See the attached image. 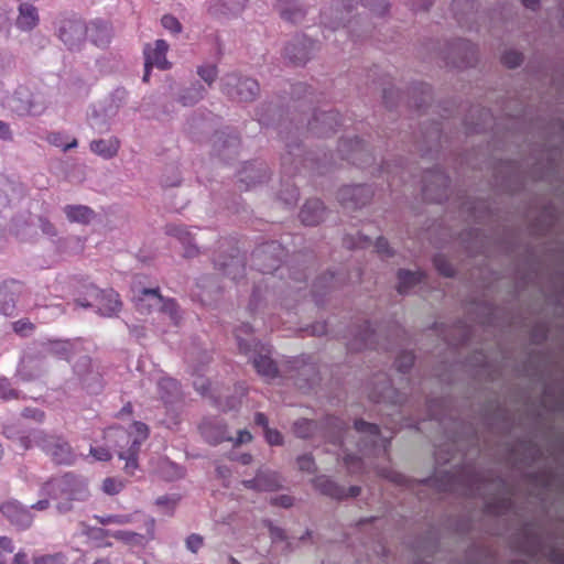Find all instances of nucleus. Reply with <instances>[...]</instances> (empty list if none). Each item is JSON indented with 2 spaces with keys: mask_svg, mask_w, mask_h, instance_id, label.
<instances>
[{
  "mask_svg": "<svg viewBox=\"0 0 564 564\" xmlns=\"http://www.w3.org/2000/svg\"><path fill=\"white\" fill-rule=\"evenodd\" d=\"M41 491L42 495L58 500L56 508L61 513L70 511L73 502L86 501L90 496L86 479L73 473H65L50 479L43 485Z\"/></svg>",
  "mask_w": 564,
  "mask_h": 564,
  "instance_id": "obj_1",
  "label": "nucleus"
},
{
  "mask_svg": "<svg viewBox=\"0 0 564 564\" xmlns=\"http://www.w3.org/2000/svg\"><path fill=\"white\" fill-rule=\"evenodd\" d=\"M132 431L126 432L121 427L109 429V431H115L117 436L120 438H127V443H130L127 449H120L118 452V457L122 460H126L124 470L126 473L132 475L134 470L139 467L138 465V455L141 448V445L144 441L148 440L150 430L149 426L140 421H134L131 425Z\"/></svg>",
  "mask_w": 564,
  "mask_h": 564,
  "instance_id": "obj_2",
  "label": "nucleus"
},
{
  "mask_svg": "<svg viewBox=\"0 0 564 564\" xmlns=\"http://www.w3.org/2000/svg\"><path fill=\"white\" fill-rule=\"evenodd\" d=\"M34 443L57 465H73L77 455L70 444L62 436L37 432Z\"/></svg>",
  "mask_w": 564,
  "mask_h": 564,
  "instance_id": "obj_3",
  "label": "nucleus"
},
{
  "mask_svg": "<svg viewBox=\"0 0 564 564\" xmlns=\"http://www.w3.org/2000/svg\"><path fill=\"white\" fill-rule=\"evenodd\" d=\"M259 90V84L252 78H240L234 74L224 78L223 91L234 100L251 101Z\"/></svg>",
  "mask_w": 564,
  "mask_h": 564,
  "instance_id": "obj_4",
  "label": "nucleus"
},
{
  "mask_svg": "<svg viewBox=\"0 0 564 564\" xmlns=\"http://www.w3.org/2000/svg\"><path fill=\"white\" fill-rule=\"evenodd\" d=\"M167 51L169 44L164 40H156L153 46L151 44H147L144 46V82L149 80L150 69L153 66L158 67L159 69L171 68V63L166 59Z\"/></svg>",
  "mask_w": 564,
  "mask_h": 564,
  "instance_id": "obj_5",
  "label": "nucleus"
},
{
  "mask_svg": "<svg viewBox=\"0 0 564 564\" xmlns=\"http://www.w3.org/2000/svg\"><path fill=\"white\" fill-rule=\"evenodd\" d=\"M1 514L19 530H26L33 523L31 511L17 500L6 501L0 506Z\"/></svg>",
  "mask_w": 564,
  "mask_h": 564,
  "instance_id": "obj_6",
  "label": "nucleus"
},
{
  "mask_svg": "<svg viewBox=\"0 0 564 564\" xmlns=\"http://www.w3.org/2000/svg\"><path fill=\"white\" fill-rule=\"evenodd\" d=\"M97 301L98 311L102 316L111 317L120 312L122 303L119 293L115 290H99L95 285L90 286Z\"/></svg>",
  "mask_w": 564,
  "mask_h": 564,
  "instance_id": "obj_7",
  "label": "nucleus"
},
{
  "mask_svg": "<svg viewBox=\"0 0 564 564\" xmlns=\"http://www.w3.org/2000/svg\"><path fill=\"white\" fill-rule=\"evenodd\" d=\"M313 482L315 488L321 494L338 500L348 497H357L361 491L360 487L358 486H350L348 490H346L327 476H318L314 479Z\"/></svg>",
  "mask_w": 564,
  "mask_h": 564,
  "instance_id": "obj_8",
  "label": "nucleus"
},
{
  "mask_svg": "<svg viewBox=\"0 0 564 564\" xmlns=\"http://www.w3.org/2000/svg\"><path fill=\"white\" fill-rule=\"evenodd\" d=\"M340 116L337 111H323L315 113L308 123V129L318 137H326L336 131Z\"/></svg>",
  "mask_w": 564,
  "mask_h": 564,
  "instance_id": "obj_9",
  "label": "nucleus"
},
{
  "mask_svg": "<svg viewBox=\"0 0 564 564\" xmlns=\"http://www.w3.org/2000/svg\"><path fill=\"white\" fill-rule=\"evenodd\" d=\"M314 45L313 41L303 36L293 43H289L284 48V55L292 64L303 65L310 59Z\"/></svg>",
  "mask_w": 564,
  "mask_h": 564,
  "instance_id": "obj_10",
  "label": "nucleus"
},
{
  "mask_svg": "<svg viewBox=\"0 0 564 564\" xmlns=\"http://www.w3.org/2000/svg\"><path fill=\"white\" fill-rule=\"evenodd\" d=\"M86 30L87 26L82 21L67 20L59 28V39L73 48L84 39Z\"/></svg>",
  "mask_w": 564,
  "mask_h": 564,
  "instance_id": "obj_11",
  "label": "nucleus"
},
{
  "mask_svg": "<svg viewBox=\"0 0 564 564\" xmlns=\"http://www.w3.org/2000/svg\"><path fill=\"white\" fill-rule=\"evenodd\" d=\"M281 250L279 245L274 242L270 245H265L261 248H258L253 253V262L258 267V269L263 273H270L276 269H279V258L278 257H269L271 251Z\"/></svg>",
  "mask_w": 564,
  "mask_h": 564,
  "instance_id": "obj_12",
  "label": "nucleus"
},
{
  "mask_svg": "<svg viewBox=\"0 0 564 564\" xmlns=\"http://www.w3.org/2000/svg\"><path fill=\"white\" fill-rule=\"evenodd\" d=\"M338 198L345 207H348L350 203L354 207H360L369 199V188L365 185L345 186L339 191Z\"/></svg>",
  "mask_w": 564,
  "mask_h": 564,
  "instance_id": "obj_13",
  "label": "nucleus"
},
{
  "mask_svg": "<svg viewBox=\"0 0 564 564\" xmlns=\"http://www.w3.org/2000/svg\"><path fill=\"white\" fill-rule=\"evenodd\" d=\"M325 215V207L319 199H308L300 212V218L302 224L305 226H316L323 219Z\"/></svg>",
  "mask_w": 564,
  "mask_h": 564,
  "instance_id": "obj_14",
  "label": "nucleus"
},
{
  "mask_svg": "<svg viewBox=\"0 0 564 564\" xmlns=\"http://www.w3.org/2000/svg\"><path fill=\"white\" fill-rule=\"evenodd\" d=\"M242 484L246 488L273 491L280 487V479L276 473L259 471L253 479L243 480Z\"/></svg>",
  "mask_w": 564,
  "mask_h": 564,
  "instance_id": "obj_15",
  "label": "nucleus"
},
{
  "mask_svg": "<svg viewBox=\"0 0 564 564\" xmlns=\"http://www.w3.org/2000/svg\"><path fill=\"white\" fill-rule=\"evenodd\" d=\"M86 36L96 46H107L110 43L111 37L110 25L101 20L91 21L87 25Z\"/></svg>",
  "mask_w": 564,
  "mask_h": 564,
  "instance_id": "obj_16",
  "label": "nucleus"
},
{
  "mask_svg": "<svg viewBox=\"0 0 564 564\" xmlns=\"http://www.w3.org/2000/svg\"><path fill=\"white\" fill-rule=\"evenodd\" d=\"M267 180V171L256 163H247L240 172V182L246 183L245 189H249L258 183Z\"/></svg>",
  "mask_w": 564,
  "mask_h": 564,
  "instance_id": "obj_17",
  "label": "nucleus"
},
{
  "mask_svg": "<svg viewBox=\"0 0 564 564\" xmlns=\"http://www.w3.org/2000/svg\"><path fill=\"white\" fill-rule=\"evenodd\" d=\"M64 213L70 223L88 225L96 216L95 212L85 205H66Z\"/></svg>",
  "mask_w": 564,
  "mask_h": 564,
  "instance_id": "obj_18",
  "label": "nucleus"
},
{
  "mask_svg": "<svg viewBox=\"0 0 564 564\" xmlns=\"http://www.w3.org/2000/svg\"><path fill=\"white\" fill-rule=\"evenodd\" d=\"M39 23L37 10L29 3H21L19 7V17L17 25L19 29L29 31L35 28Z\"/></svg>",
  "mask_w": 564,
  "mask_h": 564,
  "instance_id": "obj_19",
  "label": "nucleus"
},
{
  "mask_svg": "<svg viewBox=\"0 0 564 564\" xmlns=\"http://www.w3.org/2000/svg\"><path fill=\"white\" fill-rule=\"evenodd\" d=\"M424 278L425 275L421 271L412 272L409 270H400L398 272V292L400 294L408 293L413 286L421 283Z\"/></svg>",
  "mask_w": 564,
  "mask_h": 564,
  "instance_id": "obj_20",
  "label": "nucleus"
},
{
  "mask_svg": "<svg viewBox=\"0 0 564 564\" xmlns=\"http://www.w3.org/2000/svg\"><path fill=\"white\" fill-rule=\"evenodd\" d=\"M90 150L104 159L113 158L119 150V141L117 139L110 138L108 140H94L90 143Z\"/></svg>",
  "mask_w": 564,
  "mask_h": 564,
  "instance_id": "obj_21",
  "label": "nucleus"
},
{
  "mask_svg": "<svg viewBox=\"0 0 564 564\" xmlns=\"http://www.w3.org/2000/svg\"><path fill=\"white\" fill-rule=\"evenodd\" d=\"M252 364L257 372L267 380L278 376L279 370L275 362L267 355L256 356Z\"/></svg>",
  "mask_w": 564,
  "mask_h": 564,
  "instance_id": "obj_22",
  "label": "nucleus"
},
{
  "mask_svg": "<svg viewBox=\"0 0 564 564\" xmlns=\"http://www.w3.org/2000/svg\"><path fill=\"white\" fill-rule=\"evenodd\" d=\"M142 294L155 296L160 302H162V307H161L162 312L169 314L171 321L175 325H177L180 315H178V306H177V303L175 302V300H173V299L164 300L161 296L159 289H143Z\"/></svg>",
  "mask_w": 564,
  "mask_h": 564,
  "instance_id": "obj_23",
  "label": "nucleus"
},
{
  "mask_svg": "<svg viewBox=\"0 0 564 564\" xmlns=\"http://www.w3.org/2000/svg\"><path fill=\"white\" fill-rule=\"evenodd\" d=\"M167 234L176 237L185 248L184 256L187 258L194 257L198 253L197 248L192 245V237L191 234L187 231L185 227L182 226H169L167 227Z\"/></svg>",
  "mask_w": 564,
  "mask_h": 564,
  "instance_id": "obj_24",
  "label": "nucleus"
},
{
  "mask_svg": "<svg viewBox=\"0 0 564 564\" xmlns=\"http://www.w3.org/2000/svg\"><path fill=\"white\" fill-rule=\"evenodd\" d=\"M339 147L340 151L346 152V158L350 160L354 164H358L357 161L361 156H368L362 140L358 138L350 141H343Z\"/></svg>",
  "mask_w": 564,
  "mask_h": 564,
  "instance_id": "obj_25",
  "label": "nucleus"
},
{
  "mask_svg": "<svg viewBox=\"0 0 564 564\" xmlns=\"http://www.w3.org/2000/svg\"><path fill=\"white\" fill-rule=\"evenodd\" d=\"M377 333L367 323L365 329L359 333V338L348 345L350 350H360L362 348H377L376 347Z\"/></svg>",
  "mask_w": 564,
  "mask_h": 564,
  "instance_id": "obj_26",
  "label": "nucleus"
},
{
  "mask_svg": "<svg viewBox=\"0 0 564 564\" xmlns=\"http://www.w3.org/2000/svg\"><path fill=\"white\" fill-rule=\"evenodd\" d=\"M159 392L165 403H171L180 393V384L175 379L162 378L159 381Z\"/></svg>",
  "mask_w": 564,
  "mask_h": 564,
  "instance_id": "obj_27",
  "label": "nucleus"
},
{
  "mask_svg": "<svg viewBox=\"0 0 564 564\" xmlns=\"http://www.w3.org/2000/svg\"><path fill=\"white\" fill-rule=\"evenodd\" d=\"M246 0H218L219 3H215L210 7V10L217 13H237L245 7Z\"/></svg>",
  "mask_w": 564,
  "mask_h": 564,
  "instance_id": "obj_28",
  "label": "nucleus"
},
{
  "mask_svg": "<svg viewBox=\"0 0 564 564\" xmlns=\"http://www.w3.org/2000/svg\"><path fill=\"white\" fill-rule=\"evenodd\" d=\"M316 427L315 421L302 419L294 423L293 432L297 437L307 438L314 434Z\"/></svg>",
  "mask_w": 564,
  "mask_h": 564,
  "instance_id": "obj_29",
  "label": "nucleus"
},
{
  "mask_svg": "<svg viewBox=\"0 0 564 564\" xmlns=\"http://www.w3.org/2000/svg\"><path fill=\"white\" fill-rule=\"evenodd\" d=\"M219 267L228 276L234 280L237 279L238 273L245 271V262L238 256H231L230 263H219Z\"/></svg>",
  "mask_w": 564,
  "mask_h": 564,
  "instance_id": "obj_30",
  "label": "nucleus"
},
{
  "mask_svg": "<svg viewBox=\"0 0 564 564\" xmlns=\"http://www.w3.org/2000/svg\"><path fill=\"white\" fill-rule=\"evenodd\" d=\"M355 430L358 433L366 434L369 437H371L370 443L372 445L376 444L377 438L379 437L380 430L377 424L368 423L364 420H356L355 421Z\"/></svg>",
  "mask_w": 564,
  "mask_h": 564,
  "instance_id": "obj_31",
  "label": "nucleus"
},
{
  "mask_svg": "<svg viewBox=\"0 0 564 564\" xmlns=\"http://www.w3.org/2000/svg\"><path fill=\"white\" fill-rule=\"evenodd\" d=\"M67 557L64 553L44 554L34 556L32 564H66Z\"/></svg>",
  "mask_w": 564,
  "mask_h": 564,
  "instance_id": "obj_32",
  "label": "nucleus"
},
{
  "mask_svg": "<svg viewBox=\"0 0 564 564\" xmlns=\"http://www.w3.org/2000/svg\"><path fill=\"white\" fill-rule=\"evenodd\" d=\"M98 523L102 525L107 524H127L132 521L129 514H108V516H95Z\"/></svg>",
  "mask_w": 564,
  "mask_h": 564,
  "instance_id": "obj_33",
  "label": "nucleus"
},
{
  "mask_svg": "<svg viewBox=\"0 0 564 564\" xmlns=\"http://www.w3.org/2000/svg\"><path fill=\"white\" fill-rule=\"evenodd\" d=\"M204 88L202 86H193L188 88L187 91L181 96V102L183 106H189L197 102L203 98Z\"/></svg>",
  "mask_w": 564,
  "mask_h": 564,
  "instance_id": "obj_34",
  "label": "nucleus"
},
{
  "mask_svg": "<svg viewBox=\"0 0 564 564\" xmlns=\"http://www.w3.org/2000/svg\"><path fill=\"white\" fill-rule=\"evenodd\" d=\"M434 265L436 270L444 276H453L455 273V269L453 265L448 262V260L442 256L437 254L433 259Z\"/></svg>",
  "mask_w": 564,
  "mask_h": 564,
  "instance_id": "obj_35",
  "label": "nucleus"
},
{
  "mask_svg": "<svg viewBox=\"0 0 564 564\" xmlns=\"http://www.w3.org/2000/svg\"><path fill=\"white\" fill-rule=\"evenodd\" d=\"M47 141L51 144L55 145V147L62 148L63 151H65V152L77 147V140L76 139H73L68 143H64V137H63V134L61 132L50 133L47 135Z\"/></svg>",
  "mask_w": 564,
  "mask_h": 564,
  "instance_id": "obj_36",
  "label": "nucleus"
},
{
  "mask_svg": "<svg viewBox=\"0 0 564 564\" xmlns=\"http://www.w3.org/2000/svg\"><path fill=\"white\" fill-rule=\"evenodd\" d=\"M124 488V482L120 479L108 477L102 481V490L105 494L113 496Z\"/></svg>",
  "mask_w": 564,
  "mask_h": 564,
  "instance_id": "obj_37",
  "label": "nucleus"
},
{
  "mask_svg": "<svg viewBox=\"0 0 564 564\" xmlns=\"http://www.w3.org/2000/svg\"><path fill=\"white\" fill-rule=\"evenodd\" d=\"M414 364V355L411 351H404L398 356L395 359V366L400 372H408V370Z\"/></svg>",
  "mask_w": 564,
  "mask_h": 564,
  "instance_id": "obj_38",
  "label": "nucleus"
},
{
  "mask_svg": "<svg viewBox=\"0 0 564 564\" xmlns=\"http://www.w3.org/2000/svg\"><path fill=\"white\" fill-rule=\"evenodd\" d=\"M162 26L171 32L172 34H178L182 32L181 22L172 14H165L161 19Z\"/></svg>",
  "mask_w": 564,
  "mask_h": 564,
  "instance_id": "obj_39",
  "label": "nucleus"
},
{
  "mask_svg": "<svg viewBox=\"0 0 564 564\" xmlns=\"http://www.w3.org/2000/svg\"><path fill=\"white\" fill-rule=\"evenodd\" d=\"M522 54L517 51H508L501 57V63L508 68H516L522 63Z\"/></svg>",
  "mask_w": 564,
  "mask_h": 564,
  "instance_id": "obj_40",
  "label": "nucleus"
},
{
  "mask_svg": "<svg viewBox=\"0 0 564 564\" xmlns=\"http://www.w3.org/2000/svg\"><path fill=\"white\" fill-rule=\"evenodd\" d=\"M197 73L208 85H210L217 77V68L215 65L200 66L198 67Z\"/></svg>",
  "mask_w": 564,
  "mask_h": 564,
  "instance_id": "obj_41",
  "label": "nucleus"
},
{
  "mask_svg": "<svg viewBox=\"0 0 564 564\" xmlns=\"http://www.w3.org/2000/svg\"><path fill=\"white\" fill-rule=\"evenodd\" d=\"M89 453L96 460H99V462H108L112 457L110 451L102 446L90 447Z\"/></svg>",
  "mask_w": 564,
  "mask_h": 564,
  "instance_id": "obj_42",
  "label": "nucleus"
},
{
  "mask_svg": "<svg viewBox=\"0 0 564 564\" xmlns=\"http://www.w3.org/2000/svg\"><path fill=\"white\" fill-rule=\"evenodd\" d=\"M12 109L14 111H17L19 115L36 116L42 112V109H37L33 102H28L25 105L12 106Z\"/></svg>",
  "mask_w": 564,
  "mask_h": 564,
  "instance_id": "obj_43",
  "label": "nucleus"
},
{
  "mask_svg": "<svg viewBox=\"0 0 564 564\" xmlns=\"http://www.w3.org/2000/svg\"><path fill=\"white\" fill-rule=\"evenodd\" d=\"M299 468L303 471L313 473L315 470V462L312 455H302L297 458Z\"/></svg>",
  "mask_w": 564,
  "mask_h": 564,
  "instance_id": "obj_44",
  "label": "nucleus"
},
{
  "mask_svg": "<svg viewBox=\"0 0 564 564\" xmlns=\"http://www.w3.org/2000/svg\"><path fill=\"white\" fill-rule=\"evenodd\" d=\"M34 329V325L29 319H19L13 323V330L19 335H26Z\"/></svg>",
  "mask_w": 564,
  "mask_h": 564,
  "instance_id": "obj_45",
  "label": "nucleus"
},
{
  "mask_svg": "<svg viewBox=\"0 0 564 564\" xmlns=\"http://www.w3.org/2000/svg\"><path fill=\"white\" fill-rule=\"evenodd\" d=\"M264 436L270 445L278 446L282 445L283 443V436L278 430H272L269 427L267 431H264Z\"/></svg>",
  "mask_w": 564,
  "mask_h": 564,
  "instance_id": "obj_46",
  "label": "nucleus"
},
{
  "mask_svg": "<svg viewBox=\"0 0 564 564\" xmlns=\"http://www.w3.org/2000/svg\"><path fill=\"white\" fill-rule=\"evenodd\" d=\"M203 543V536L199 534L193 533L186 539V547L193 553H196L202 547Z\"/></svg>",
  "mask_w": 564,
  "mask_h": 564,
  "instance_id": "obj_47",
  "label": "nucleus"
},
{
  "mask_svg": "<svg viewBox=\"0 0 564 564\" xmlns=\"http://www.w3.org/2000/svg\"><path fill=\"white\" fill-rule=\"evenodd\" d=\"M345 465L349 469L350 473H355L360 470L362 467V462L358 456L355 455H346L344 458Z\"/></svg>",
  "mask_w": 564,
  "mask_h": 564,
  "instance_id": "obj_48",
  "label": "nucleus"
},
{
  "mask_svg": "<svg viewBox=\"0 0 564 564\" xmlns=\"http://www.w3.org/2000/svg\"><path fill=\"white\" fill-rule=\"evenodd\" d=\"M111 536L115 538L116 540L123 541L126 543H131L139 536V534L131 531L119 530L111 533Z\"/></svg>",
  "mask_w": 564,
  "mask_h": 564,
  "instance_id": "obj_49",
  "label": "nucleus"
},
{
  "mask_svg": "<svg viewBox=\"0 0 564 564\" xmlns=\"http://www.w3.org/2000/svg\"><path fill=\"white\" fill-rule=\"evenodd\" d=\"M39 221L40 228L44 235L50 237H54L57 235L55 226L47 218L41 217Z\"/></svg>",
  "mask_w": 564,
  "mask_h": 564,
  "instance_id": "obj_50",
  "label": "nucleus"
},
{
  "mask_svg": "<svg viewBox=\"0 0 564 564\" xmlns=\"http://www.w3.org/2000/svg\"><path fill=\"white\" fill-rule=\"evenodd\" d=\"M375 247H376L377 252L382 256H391L392 254L391 249L389 247V242L383 237H379L377 239Z\"/></svg>",
  "mask_w": 564,
  "mask_h": 564,
  "instance_id": "obj_51",
  "label": "nucleus"
},
{
  "mask_svg": "<svg viewBox=\"0 0 564 564\" xmlns=\"http://www.w3.org/2000/svg\"><path fill=\"white\" fill-rule=\"evenodd\" d=\"M0 550L4 554H11L14 551V544L11 538L0 535Z\"/></svg>",
  "mask_w": 564,
  "mask_h": 564,
  "instance_id": "obj_52",
  "label": "nucleus"
},
{
  "mask_svg": "<svg viewBox=\"0 0 564 564\" xmlns=\"http://www.w3.org/2000/svg\"><path fill=\"white\" fill-rule=\"evenodd\" d=\"M217 141L221 142V148H237L240 144V140L236 135H228L226 140H223V135L217 137Z\"/></svg>",
  "mask_w": 564,
  "mask_h": 564,
  "instance_id": "obj_53",
  "label": "nucleus"
},
{
  "mask_svg": "<svg viewBox=\"0 0 564 564\" xmlns=\"http://www.w3.org/2000/svg\"><path fill=\"white\" fill-rule=\"evenodd\" d=\"M194 387L195 389L202 394V395H207L208 391H209V388H210V383L208 380H205L203 378H197L195 381H194Z\"/></svg>",
  "mask_w": 564,
  "mask_h": 564,
  "instance_id": "obj_54",
  "label": "nucleus"
},
{
  "mask_svg": "<svg viewBox=\"0 0 564 564\" xmlns=\"http://www.w3.org/2000/svg\"><path fill=\"white\" fill-rule=\"evenodd\" d=\"M39 431H33L32 433H30L29 435L26 436H22L20 437V445L23 449H29L31 448L32 446H36L35 443H34V440H33V436L35 433H37Z\"/></svg>",
  "mask_w": 564,
  "mask_h": 564,
  "instance_id": "obj_55",
  "label": "nucleus"
},
{
  "mask_svg": "<svg viewBox=\"0 0 564 564\" xmlns=\"http://www.w3.org/2000/svg\"><path fill=\"white\" fill-rule=\"evenodd\" d=\"M274 505H279L283 508H289L293 505V498L288 495L280 496L273 500Z\"/></svg>",
  "mask_w": 564,
  "mask_h": 564,
  "instance_id": "obj_56",
  "label": "nucleus"
},
{
  "mask_svg": "<svg viewBox=\"0 0 564 564\" xmlns=\"http://www.w3.org/2000/svg\"><path fill=\"white\" fill-rule=\"evenodd\" d=\"M254 423L257 425L263 427L264 431H267V429H269L268 417L261 412L256 413Z\"/></svg>",
  "mask_w": 564,
  "mask_h": 564,
  "instance_id": "obj_57",
  "label": "nucleus"
},
{
  "mask_svg": "<svg viewBox=\"0 0 564 564\" xmlns=\"http://www.w3.org/2000/svg\"><path fill=\"white\" fill-rule=\"evenodd\" d=\"M251 440H252L251 433L247 430H242V431H239V433H238L236 444L249 443V442H251Z\"/></svg>",
  "mask_w": 564,
  "mask_h": 564,
  "instance_id": "obj_58",
  "label": "nucleus"
},
{
  "mask_svg": "<svg viewBox=\"0 0 564 564\" xmlns=\"http://www.w3.org/2000/svg\"><path fill=\"white\" fill-rule=\"evenodd\" d=\"M0 138L3 140H11L12 133L8 123L0 121Z\"/></svg>",
  "mask_w": 564,
  "mask_h": 564,
  "instance_id": "obj_59",
  "label": "nucleus"
},
{
  "mask_svg": "<svg viewBox=\"0 0 564 564\" xmlns=\"http://www.w3.org/2000/svg\"><path fill=\"white\" fill-rule=\"evenodd\" d=\"M326 280L328 281V286L329 288H335L337 285L336 280H335V275L333 273H329V276L324 275V276L319 278L316 281V283L314 284V288H318Z\"/></svg>",
  "mask_w": 564,
  "mask_h": 564,
  "instance_id": "obj_60",
  "label": "nucleus"
},
{
  "mask_svg": "<svg viewBox=\"0 0 564 564\" xmlns=\"http://www.w3.org/2000/svg\"><path fill=\"white\" fill-rule=\"evenodd\" d=\"M50 507V500L48 499H41L37 502L33 503L31 506V509L43 511L46 510Z\"/></svg>",
  "mask_w": 564,
  "mask_h": 564,
  "instance_id": "obj_61",
  "label": "nucleus"
},
{
  "mask_svg": "<svg viewBox=\"0 0 564 564\" xmlns=\"http://www.w3.org/2000/svg\"><path fill=\"white\" fill-rule=\"evenodd\" d=\"M270 533H271L272 539H274V540L285 539L284 531L280 528L271 527Z\"/></svg>",
  "mask_w": 564,
  "mask_h": 564,
  "instance_id": "obj_62",
  "label": "nucleus"
},
{
  "mask_svg": "<svg viewBox=\"0 0 564 564\" xmlns=\"http://www.w3.org/2000/svg\"><path fill=\"white\" fill-rule=\"evenodd\" d=\"M132 413H133V406H132L131 402H128L119 411V413L117 414V417H122L124 415H131Z\"/></svg>",
  "mask_w": 564,
  "mask_h": 564,
  "instance_id": "obj_63",
  "label": "nucleus"
},
{
  "mask_svg": "<svg viewBox=\"0 0 564 564\" xmlns=\"http://www.w3.org/2000/svg\"><path fill=\"white\" fill-rule=\"evenodd\" d=\"M236 337L238 340L239 349L243 352H248L250 345L245 339H242L238 333L236 334Z\"/></svg>",
  "mask_w": 564,
  "mask_h": 564,
  "instance_id": "obj_64",
  "label": "nucleus"
}]
</instances>
